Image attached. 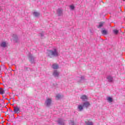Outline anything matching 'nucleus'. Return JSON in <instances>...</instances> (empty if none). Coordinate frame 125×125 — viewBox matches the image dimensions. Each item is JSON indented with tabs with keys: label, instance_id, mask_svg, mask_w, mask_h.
Returning <instances> with one entry per match:
<instances>
[{
	"label": "nucleus",
	"instance_id": "nucleus-1",
	"mask_svg": "<svg viewBox=\"0 0 125 125\" xmlns=\"http://www.w3.org/2000/svg\"><path fill=\"white\" fill-rule=\"evenodd\" d=\"M48 55L50 57H51V56H58V52H57L56 49H54V51L49 50Z\"/></svg>",
	"mask_w": 125,
	"mask_h": 125
},
{
	"label": "nucleus",
	"instance_id": "nucleus-2",
	"mask_svg": "<svg viewBox=\"0 0 125 125\" xmlns=\"http://www.w3.org/2000/svg\"><path fill=\"white\" fill-rule=\"evenodd\" d=\"M20 112V108L18 106L14 107V113H19Z\"/></svg>",
	"mask_w": 125,
	"mask_h": 125
},
{
	"label": "nucleus",
	"instance_id": "nucleus-3",
	"mask_svg": "<svg viewBox=\"0 0 125 125\" xmlns=\"http://www.w3.org/2000/svg\"><path fill=\"white\" fill-rule=\"evenodd\" d=\"M47 106H49L51 104V99L48 98L45 102Z\"/></svg>",
	"mask_w": 125,
	"mask_h": 125
},
{
	"label": "nucleus",
	"instance_id": "nucleus-4",
	"mask_svg": "<svg viewBox=\"0 0 125 125\" xmlns=\"http://www.w3.org/2000/svg\"><path fill=\"white\" fill-rule=\"evenodd\" d=\"M81 99L84 101L85 100H87V97L85 95H83L81 97Z\"/></svg>",
	"mask_w": 125,
	"mask_h": 125
},
{
	"label": "nucleus",
	"instance_id": "nucleus-5",
	"mask_svg": "<svg viewBox=\"0 0 125 125\" xmlns=\"http://www.w3.org/2000/svg\"><path fill=\"white\" fill-rule=\"evenodd\" d=\"M53 75L54 76V77H58V76H59V72H58L57 70H55Z\"/></svg>",
	"mask_w": 125,
	"mask_h": 125
},
{
	"label": "nucleus",
	"instance_id": "nucleus-6",
	"mask_svg": "<svg viewBox=\"0 0 125 125\" xmlns=\"http://www.w3.org/2000/svg\"><path fill=\"white\" fill-rule=\"evenodd\" d=\"M90 105V104H89V103L85 102V103H83V106L86 107V108H87V107H88V106H89Z\"/></svg>",
	"mask_w": 125,
	"mask_h": 125
},
{
	"label": "nucleus",
	"instance_id": "nucleus-7",
	"mask_svg": "<svg viewBox=\"0 0 125 125\" xmlns=\"http://www.w3.org/2000/svg\"><path fill=\"white\" fill-rule=\"evenodd\" d=\"M107 80H108V82H109L110 83H112L113 81V77H112L111 76H108L107 77Z\"/></svg>",
	"mask_w": 125,
	"mask_h": 125
},
{
	"label": "nucleus",
	"instance_id": "nucleus-8",
	"mask_svg": "<svg viewBox=\"0 0 125 125\" xmlns=\"http://www.w3.org/2000/svg\"><path fill=\"white\" fill-rule=\"evenodd\" d=\"M53 69H56L58 68V64H54L52 65Z\"/></svg>",
	"mask_w": 125,
	"mask_h": 125
},
{
	"label": "nucleus",
	"instance_id": "nucleus-9",
	"mask_svg": "<svg viewBox=\"0 0 125 125\" xmlns=\"http://www.w3.org/2000/svg\"><path fill=\"white\" fill-rule=\"evenodd\" d=\"M0 46H1L2 47H6V42H2L0 44Z\"/></svg>",
	"mask_w": 125,
	"mask_h": 125
},
{
	"label": "nucleus",
	"instance_id": "nucleus-10",
	"mask_svg": "<svg viewBox=\"0 0 125 125\" xmlns=\"http://www.w3.org/2000/svg\"><path fill=\"white\" fill-rule=\"evenodd\" d=\"M0 94H4V93H5V91L2 88H0Z\"/></svg>",
	"mask_w": 125,
	"mask_h": 125
},
{
	"label": "nucleus",
	"instance_id": "nucleus-11",
	"mask_svg": "<svg viewBox=\"0 0 125 125\" xmlns=\"http://www.w3.org/2000/svg\"><path fill=\"white\" fill-rule=\"evenodd\" d=\"M62 11H63L62 10L60 9H59L58 10V13L59 16H60V15H61V14H62Z\"/></svg>",
	"mask_w": 125,
	"mask_h": 125
},
{
	"label": "nucleus",
	"instance_id": "nucleus-12",
	"mask_svg": "<svg viewBox=\"0 0 125 125\" xmlns=\"http://www.w3.org/2000/svg\"><path fill=\"white\" fill-rule=\"evenodd\" d=\"M85 123L86 125H93V123L92 122H90L88 121V122L85 121Z\"/></svg>",
	"mask_w": 125,
	"mask_h": 125
},
{
	"label": "nucleus",
	"instance_id": "nucleus-13",
	"mask_svg": "<svg viewBox=\"0 0 125 125\" xmlns=\"http://www.w3.org/2000/svg\"><path fill=\"white\" fill-rule=\"evenodd\" d=\"M58 123H59V125H64V121H62V120H59Z\"/></svg>",
	"mask_w": 125,
	"mask_h": 125
},
{
	"label": "nucleus",
	"instance_id": "nucleus-14",
	"mask_svg": "<svg viewBox=\"0 0 125 125\" xmlns=\"http://www.w3.org/2000/svg\"><path fill=\"white\" fill-rule=\"evenodd\" d=\"M113 33L114 34H115V35H118V34L119 33V30L117 29H114Z\"/></svg>",
	"mask_w": 125,
	"mask_h": 125
},
{
	"label": "nucleus",
	"instance_id": "nucleus-15",
	"mask_svg": "<svg viewBox=\"0 0 125 125\" xmlns=\"http://www.w3.org/2000/svg\"><path fill=\"white\" fill-rule=\"evenodd\" d=\"M102 33L103 34V35H107V30H102Z\"/></svg>",
	"mask_w": 125,
	"mask_h": 125
},
{
	"label": "nucleus",
	"instance_id": "nucleus-16",
	"mask_svg": "<svg viewBox=\"0 0 125 125\" xmlns=\"http://www.w3.org/2000/svg\"><path fill=\"white\" fill-rule=\"evenodd\" d=\"M78 109H79L80 111H82L83 109V106L82 105H79L78 106Z\"/></svg>",
	"mask_w": 125,
	"mask_h": 125
},
{
	"label": "nucleus",
	"instance_id": "nucleus-17",
	"mask_svg": "<svg viewBox=\"0 0 125 125\" xmlns=\"http://www.w3.org/2000/svg\"><path fill=\"white\" fill-rule=\"evenodd\" d=\"M34 15H35L36 16V17H38V16H40V13H38L37 12H35L34 13Z\"/></svg>",
	"mask_w": 125,
	"mask_h": 125
},
{
	"label": "nucleus",
	"instance_id": "nucleus-18",
	"mask_svg": "<svg viewBox=\"0 0 125 125\" xmlns=\"http://www.w3.org/2000/svg\"><path fill=\"white\" fill-rule=\"evenodd\" d=\"M107 101L108 102H113V99L111 97L107 98Z\"/></svg>",
	"mask_w": 125,
	"mask_h": 125
},
{
	"label": "nucleus",
	"instance_id": "nucleus-19",
	"mask_svg": "<svg viewBox=\"0 0 125 125\" xmlns=\"http://www.w3.org/2000/svg\"><path fill=\"white\" fill-rule=\"evenodd\" d=\"M56 98L57 99H60V98H61V97H62V96H61V95L60 94H58V95L56 96Z\"/></svg>",
	"mask_w": 125,
	"mask_h": 125
},
{
	"label": "nucleus",
	"instance_id": "nucleus-20",
	"mask_svg": "<svg viewBox=\"0 0 125 125\" xmlns=\"http://www.w3.org/2000/svg\"><path fill=\"white\" fill-rule=\"evenodd\" d=\"M103 24H104V22L100 23L98 26V28H101V27L103 26Z\"/></svg>",
	"mask_w": 125,
	"mask_h": 125
},
{
	"label": "nucleus",
	"instance_id": "nucleus-21",
	"mask_svg": "<svg viewBox=\"0 0 125 125\" xmlns=\"http://www.w3.org/2000/svg\"><path fill=\"white\" fill-rule=\"evenodd\" d=\"M70 7L72 10H74L75 9V6H74V5H70Z\"/></svg>",
	"mask_w": 125,
	"mask_h": 125
},
{
	"label": "nucleus",
	"instance_id": "nucleus-22",
	"mask_svg": "<svg viewBox=\"0 0 125 125\" xmlns=\"http://www.w3.org/2000/svg\"><path fill=\"white\" fill-rule=\"evenodd\" d=\"M71 124L73 125H75V123L74 122V121H71Z\"/></svg>",
	"mask_w": 125,
	"mask_h": 125
},
{
	"label": "nucleus",
	"instance_id": "nucleus-23",
	"mask_svg": "<svg viewBox=\"0 0 125 125\" xmlns=\"http://www.w3.org/2000/svg\"><path fill=\"white\" fill-rule=\"evenodd\" d=\"M10 112H13V111H12V110L10 109Z\"/></svg>",
	"mask_w": 125,
	"mask_h": 125
},
{
	"label": "nucleus",
	"instance_id": "nucleus-24",
	"mask_svg": "<svg viewBox=\"0 0 125 125\" xmlns=\"http://www.w3.org/2000/svg\"><path fill=\"white\" fill-rule=\"evenodd\" d=\"M1 11V9H0V11Z\"/></svg>",
	"mask_w": 125,
	"mask_h": 125
},
{
	"label": "nucleus",
	"instance_id": "nucleus-25",
	"mask_svg": "<svg viewBox=\"0 0 125 125\" xmlns=\"http://www.w3.org/2000/svg\"><path fill=\"white\" fill-rule=\"evenodd\" d=\"M124 1H125V0H123Z\"/></svg>",
	"mask_w": 125,
	"mask_h": 125
}]
</instances>
